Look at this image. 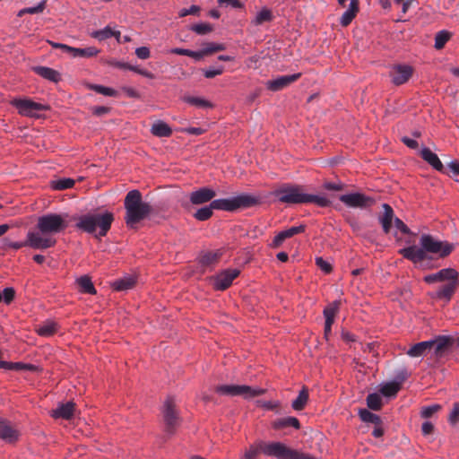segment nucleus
<instances>
[{
    "instance_id": "f257e3e1",
    "label": "nucleus",
    "mask_w": 459,
    "mask_h": 459,
    "mask_svg": "<svg viewBox=\"0 0 459 459\" xmlns=\"http://www.w3.org/2000/svg\"><path fill=\"white\" fill-rule=\"evenodd\" d=\"M272 195L288 205L315 204L319 207H328L331 204L325 196L305 193L304 186L296 184H283L273 190Z\"/></svg>"
},
{
    "instance_id": "f03ea898",
    "label": "nucleus",
    "mask_w": 459,
    "mask_h": 459,
    "mask_svg": "<svg viewBox=\"0 0 459 459\" xmlns=\"http://www.w3.org/2000/svg\"><path fill=\"white\" fill-rule=\"evenodd\" d=\"M261 453L276 459H316L307 454L291 449L281 442L265 443L263 441L251 445L242 459H257Z\"/></svg>"
},
{
    "instance_id": "7ed1b4c3",
    "label": "nucleus",
    "mask_w": 459,
    "mask_h": 459,
    "mask_svg": "<svg viewBox=\"0 0 459 459\" xmlns=\"http://www.w3.org/2000/svg\"><path fill=\"white\" fill-rule=\"evenodd\" d=\"M113 221L114 214L111 212H89L78 218L75 227L83 232L95 233V237L102 238L108 234Z\"/></svg>"
},
{
    "instance_id": "20e7f679",
    "label": "nucleus",
    "mask_w": 459,
    "mask_h": 459,
    "mask_svg": "<svg viewBox=\"0 0 459 459\" xmlns=\"http://www.w3.org/2000/svg\"><path fill=\"white\" fill-rule=\"evenodd\" d=\"M124 206L126 209L125 221L129 228H134L152 211V205L142 200V194L137 189L131 190L126 194Z\"/></svg>"
},
{
    "instance_id": "39448f33",
    "label": "nucleus",
    "mask_w": 459,
    "mask_h": 459,
    "mask_svg": "<svg viewBox=\"0 0 459 459\" xmlns=\"http://www.w3.org/2000/svg\"><path fill=\"white\" fill-rule=\"evenodd\" d=\"M67 214L52 212L39 216L36 225L38 231L35 232L39 233L40 237L51 238L56 245V239L54 238V235L64 231L67 228Z\"/></svg>"
},
{
    "instance_id": "423d86ee",
    "label": "nucleus",
    "mask_w": 459,
    "mask_h": 459,
    "mask_svg": "<svg viewBox=\"0 0 459 459\" xmlns=\"http://www.w3.org/2000/svg\"><path fill=\"white\" fill-rule=\"evenodd\" d=\"M215 392L220 395L242 396L245 399H250L264 394L265 389L247 385H220L215 387Z\"/></svg>"
},
{
    "instance_id": "0eeeda50",
    "label": "nucleus",
    "mask_w": 459,
    "mask_h": 459,
    "mask_svg": "<svg viewBox=\"0 0 459 459\" xmlns=\"http://www.w3.org/2000/svg\"><path fill=\"white\" fill-rule=\"evenodd\" d=\"M6 246L13 250H18L23 247H30L33 249H48L55 246L54 240L48 238L40 237L39 233L30 230L27 232L26 240L11 241Z\"/></svg>"
},
{
    "instance_id": "6e6552de",
    "label": "nucleus",
    "mask_w": 459,
    "mask_h": 459,
    "mask_svg": "<svg viewBox=\"0 0 459 459\" xmlns=\"http://www.w3.org/2000/svg\"><path fill=\"white\" fill-rule=\"evenodd\" d=\"M420 245L425 255L427 253L438 254L440 257H446L454 249V244L436 239L429 234H422L420 238Z\"/></svg>"
},
{
    "instance_id": "1a4fd4ad",
    "label": "nucleus",
    "mask_w": 459,
    "mask_h": 459,
    "mask_svg": "<svg viewBox=\"0 0 459 459\" xmlns=\"http://www.w3.org/2000/svg\"><path fill=\"white\" fill-rule=\"evenodd\" d=\"M11 105L14 107L18 113L24 117H39V112L48 110L49 107L39 102H35L30 99H13Z\"/></svg>"
},
{
    "instance_id": "9d476101",
    "label": "nucleus",
    "mask_w": 459,
    "mask_h": 459,
    "mask_svg": "<svg viewBox=\"0 0 459 459\" xmlns=\"http://www.w3.org/2000/svg\"><path fill=\"white\" fill-rule=\"evenodd\" d=\"M339 200L348 208L366 210L376 204V199L361 192H352L339 196Z\"/></svg>"
},
{
    "instance_id": "9b49d317",
    "label": "nucleus",
    "mask_w": 459,
    "mask_h": 459,
    "mask_svg": "<svg viewBox=\"0 0 459 459\" xmlns=\"http://www.w3.org/2000/svg\"><path fill=\"white\" fill-rule=\"evenodd\" d=\"M162 416L164 421V431L168 436H172L179 426L180 419L174 405L169 400L164 403L162 408Z\"/></svg>"
},
{
    "instance_id": "f8f14e48",
    "label": "nucleus",
    "mask_w": 459,
    "mask_h": 459,
    "mask_svg": "<svg viewBox=\"0 0 459 459\" xmlns=\"http://www.w3.org/2000/svg\"><path fill=\"white\" fill-rule=\"evenodd\" d=\"M240 273L238 268H228L218 273L213 279V287L217 290H224L228 289L234 279Z\"/></svg>"
},
{
    "instance_id": "ddd939ff",
    "label": "nucleus",
    "mask_w": 459,
    "mask_h": 459,
    "mask_svg": "<svg viewBox=\"0 0 459 459\" xmlns=\"http://www.w3.org/2000/svg\"><path fill=\"white\" fill-rule=\"evenodd\" d=\"M430 341H434L431 345L432 356L436 359H439L454 344V338L450 335H437Z\"/></svg>"
},
{
    "instance_id": "4468645a",
    "label": "nucleus",
    "mask_w": 459,
    "mask_h": 459,
    "mask_svg": "<svg viewBox=\"0 0 459 459\" xmlns=\"http://www.w3.org/2000/svg\"><path fill=\"white\" fill-rule=\"evenodd\" d=\"M300 73L281 75L273 80L267 81L265 82V87L269 91H279L288 87L292 82H296L299 78H300Z\"/></svg>"
},
{
    "instance_id": "2eb2a0df",
    "label": "nucleus",
    "mask_w": 459,
    "mask_h": 459,
    "mask_svg": "<svg viewBox=\"0 0 459 459\" xmlns=\"http://www.w3.org/2000/svg\"><path fill=\"white\" fill-rule=\"evenodd\" d=\"M412 73V67L409 65H395L390 71L391 81L394 85H402L411 78Z\"/></svg>"
},
{
    "instance_id": "dca6fc26",
    "label": "nucleus",
    "mask_w": 459,
    "mask_h": 459,
    "mask_svg": "<svg viewBox=\"0 0 459 459\" xmlns=\"http://www.w3.org/2000/svg\"><path fill=\"white\" fill-rule=\"evenodd\" d=\"M458 286L459 276H455V279L448 280L446 284L440 286L434 293L433 297L437 299L449 301Z\"/></svg>"
},
{
    "instance_id": "f3484780",
    "label": "nucleus",
    "mask_w": 459,
    "mask_h": 459,
    "mask_svg": "<svg viewBox=\"0 0 459 459\" xmlns=\"http://www.w3.org/2000/svg\"><path fill=\"white\" fill-rule=\"evenodd\" d=\"M216 193L213 189L209 187H200L195 190L189 195V201L194 205L203 204L208 202H212Z\"/></svg>"
},
{
    "instance_id": "a211bd4d",
    "label": "nucleus",
    "mask_w": 459,
    "mask_h": 459,
    "mask_svg": "<svg viewBox=\"0 0 459 459\" xmlns=\"http://www.w3.org/2000/svg\"><path fill=\"white\" fill-rule=\"evenodd\" d=\"M455 276H459L458 272L454 268L448 267L424 276L423 281L428 284H431L437 281H447L448 280L455 279Z\"/></svg>"
},
{
    "instance_id": "6ab92c4d",
    "label": "nucleus",
    "mask_w": 459,
    "mask_h": 459,
    "mask_svg": "<svg viewBox=\"0 0 459 459\" xmlns=\"http://www.w3.org/2000/svg\"><path fill=\"white\" fill-rule=\"evenodd\" d=\"M19 431L15 429L8 421L4 418H0V439L6 443H14L19 438Z\"/></svg>"
},
{
    "instance_id": "aec40b11",
    "label": "nucleus",
    "mask_w": 459,
    "mask_h": 459,
    "mask_svg": "<svg viewBox=\"0 0 459 459\" xmlns=\"http://www.w3.org/2000/svg\"><path fill=\"white\" fill-rule=\"evenodd\" d=\"M420 155L421 159L426 161L429 165H430L434 169H436L438 172L444 173L445 172V167L441 160H439L438 156L434 153L428 147H422Z\"/></svg>"
},
{
    "instance_id": "412c9836",
    "label": "nucleus",
    "mask_w": 459,
    "mask_h": 459,
    "mask_svg": "<svg viewBox=\"0 0 459 459\" xmlns=\"http://www.w3.org/2000/svg\"><path fill=\"white\" fill-rule=\"evenodd\" d=\"M400 254L406 259L412 263H420L426 259L427 255L424 253L422 247H420L412 245L400 250Z\"/></svg>"
},
{
    "instance_id": "4be33fe9",
    "label": "nucleus",
    "mask_w": 459,
    "mask_h": 459,
    "mask_svg": "<svg viewBox=\"0 0 459 459\" xmlns=\"http://www.w3.org/2000/svg\"><path fill=\"white\" fill-rule=\"evenodd\" d=\"M382 208L383 214L378 217V221L384 233L388 234L392 228V223L396 217H394V210L388 204H383Z\"/></svg>"
},
{
    "instance_id": "5701e85b",
    "label": "nucleus",
    "mask_w": 459,
    "mask_h": 459,
    "mask_svg": "<svg viewBox=\"0 0 459 459\" xmlns=\"http://www.w3.org/2000/svg\"><path fill=\"white\" fill-rule=\"evenodd\" d=\"M31 70L40 77L52 82H58L61 80V74L55 69L48 67V66H42V65H37L32 66Z\"/></svg>"
},
{
    "instance_id": "b1692460",
    "label": "nucleus",
    "mask_w": 459,
    "mask_h": 459,
    "mask_svg": "<svg viewBox=\"0 0 459 459\" xmlns=\"http://www.w3.org/2000/svg\"><path fill=\"white\" fill-rule=\"evenodd\" d=\"M434 341H423L412 345L407 351L406 354L411 358H418L425 355L427 352L431 351V345Z\"/></svg>"
},
{
    "instance_id": "393cba45",
    "label": "nucleus",
    "mask_w": 459,
    "mask_h": 459,
    "mask_svg": "<svg viewBox=\"0 0 459 459\" xmlns=\"http://www.w3.org/2000/svg\"><path fill=\"white\" fill-rule=\"evenodd\" d=\"M74 411V403L73 402H67L65 403L59 404L56 409L53 410L51 416L55 419L69 420L73 417Z\"/></svg>"
},
{
    "instance_id": "a878e982",
    "label": "nucleus",
    "mask_w": 459,
    "mask_h": 459,
    "mask_svg": "<svg viewBox=\"0 0 459 459\" xmlns=\"http://www.w3.org/2000/svg\"><path fill=\"white\" fill-rule=\"evenodd\" d=\"M399 381L387 382L381 385L380 394L385 397H394L401 388V384L404 380L405 376H398Z\"/></svg>"
},
{
    "instance_id": "bb28decb",
    "label": "nucleus",
    "mask_w": 459,
    "mask_h": 459,
    "mask_svg": "<svg viewBox=\"0 0 459 459\" xmlns=\"http://www.w3.org/2000/svg\"><path fill=\"white\" fill-rule=\"evenodd\" d=\"M234 197L237 210L240 208H250L260 203L259 197L249 194H240Z\"/></svg>"
},
{
    "instance_id": "cd10ccee",
    "label": "nucleus",
    "mask_w": 459,
    "mask_h": 459,
    "mask_svg": "<svg viewBox=\"0 0 459 459\" xmlns=\"http://www.w3.org/2000/svg\"><path fill=\"white\" fill-rule=\"evenodd\" d=\"M272 427L273 429H282L286 428H293L295 429H300L299 420L293 416H288L284 418H280L272 422Z\"/></svg>"
},
{
    "instance_id": "c85d7f7f",
    "label": "nucleus",
    "mask_w": 459,
    "mask_h": 459,
    "mask_svg": "<svg viewBox=\"0 0 459 459\" xmlns=\"http://www.w3.org/2000/svg\"><path fill=\"white\" fill-rule=\"evenodd\" d=\"M68 53L73 57L89 58L97 56L100 53V49L96 48L95 47H87L84 48L70 47L68 48Z\"/></svg>"
},
{
    "instance_id": "c756f323",
    "label": "nucleus",
    "mask_w": 459,
    "mask_h": 459,
    "mask_svg": "<svg viewBox=\"0 0 459 459\" xmlns=\"http://www.w3.org/2000/svg\"><path fill=\"white\" fill-rule=\"evenodd\" d=\"M58 329V325L52 320H46L36 327V333L41 337L52 336Z\"/></svg>"
},
{
    "instance_id": "7c9ffc66",
    "label": "nucleus",
    "mask_w": 459,
    "mask_h": 459,
    "mask_svg": "<svg viewBox=\"0 0 459 459\" xmlns=\"http://www.w3.org/2000/svg\"><path fill=\"white\" fill-rule=\"evenodd\" d=\"M212 207H214V210H221V211H227V212H233L236 211V204H235V197L230 198H221V199H215L212 201Z\"/></svg>"
},
{
    "instance_id": "2f4dec72",
    "label": "nucleus",
    "mask_w": 459,
    "mask_h": 459,
    "mask_svg": "<svg viewBox=\"0 0 459 459\" xmlns=\"http://www.w3.org/2000/svg\"><path fill=\"white\" fill-rule=\"evenodd\" d=\"M76 284L78 285L80 291L86 294L94 295L97 290L91 281V279L88 275H82L76 279Z\"/></svg>"
},
{
    "instance_id": "473e14b6",
    "label": "nucleus",
    "mask_w": 459,
    "mask_h": 459,
    "mask_svg": "<svg viewBox=\"0 0 459 459\" xmlns=\"http://www.w3.org/2000/svg\"><path fill=\"white\" fill-rule=\"evenodd\" d=\"M151 133L157 137H169L172 130L168 124L159 120L152 126Z\"/></svg>"
},
{
    "instance_id": "72a5a7b5",
    "label": "nucleus",
    "mask_w": 459,
    "mask_h": 459,
    "mask_svg": "<svg viewBox=\"0 0 459 459\" xmlns=\"http://www.w3.org/2000/svg\"><path fill=\"white\" fill-rule=\"evenodd\" d=\"M273 15L270 9L264 7L261 9L251 21V23L255 26L262 25L264 22H269L273 20Z\"/></svg>"
},
{
    "instance_id": "f704fd0d",
    "label": "nucleus",
    "mask_w": 459,
    "mask_h": 459,
    "mask_svg": "<svg viewBox=\"0 0 459 459\" xmlns=\"http://www.w3.org/2000/svg\"><path fill=\"white\" fill-rule=\"evenodd\" d=\"M91 36L100 41H102L114 36L118 37L120 36V32L113 30L109 26H106L101 30L92 31Z\"/></svg>"
},
{
    "instance_id": "c9c22d12",
    "label": "nucleus",
    "mask_w": 459,
    "mask_h": 459,
    "mask_svg": "<svg viewBox=\"0 0 459 459\" xmlns=\"http://www.w3.org/2000/svg\"><path fill=\"white\" fill-rule=\"evenodd\" d=\"M308 401V391L306 387H303L297 396L291 403V407L294 411H301L305 408Z\"/></svg>"
},
{
    "instance_id": "e433bc0d",
    "label": "nucleus",
    "mask_w": 459,
    "mask_h": 459,
    "mask_svg": "<svg viewBox=\"0 0 459 459\" xmlns=\"http://www.w3.org/2000/svg\"><path fill=\"white\" fill-rule=\"evenodd\" d=\"M340 307V301L334 300L332 303L328 304L323 311L325 322L328 324H333L335 315L337 314Z\"/></svg>"
},
{
    "instance_id": "4c0bfd02",
    "label": "nucleus",
    "mask_w": 459,
    "mask_h": 459,
    "mask_svg": "<svg viewBox=\"0 0 459 459\" xmlns=\"http://www.w3.org/2000/svg\"><path fill=\"white\" fill-rule=\"evenodd\" d=\"M359 416L360 420L364 422L373 423L375 425H381L382 420L381 418L368 409H359Z\"/></svg>"
},
{
    "instance_id": "58836bf2",
    "label": "nucleus",
    "mask_w": 459,
    "mask_h": 459,
    "mask_svg": "<svg viewBox=\"0 0 459 459\" xmlns=\"http://www.w3.org/2000/svg\"><path fill=\"white\" fill-rule=\"evenodd\" d=\"M213 210L214 207H212V203L211 202L209 205L201 207L196 210V212L194 213V218L200 221H207L212 217Z\"/></svg>"
},
{
    "instance_id": "ea45409f",
    "label": "nucleus",
    "mask_w": 459,
    "mask_h": 459,
    "mask_svg": "<svg viewBox=\"0 0 459 459\" xmlns=\"http://www.w3.org/2000/svg\"><path fill=\"white\" fill-rule=\"evenodd\" d=\"M221 253L218 251H208L200 256V264L204 266L211 265L218 261Z\"/></svg>"
},
{
    "instance_id": "a19ab883",
    "label": "nucleus",
    "mask_w": 459,
    "mask_h": 459,
    "mask_svg": "<svg viewBox=\"0 0 459 459\" xmlns=\"http://www.w3.org/2000/svg\"><path fill=\"white\" fill-rule=\"evenodd\" d=\"M134 283V279L131 276H127L115 281L112 286L116 290H126L131 289Z\"/></svg>"
},
{
    "instance_id": "79ce46f5",
    "label": "nucleus",
    "mask_w": 459,
    "mask_h": 459,
    "mask_svg": "<svg viewBox=\"0 0 459 459\" xmlns=\"http://www.w3.org/2000/svg\"><path fill=\"white\" fill-rule=\"evenodd\" d=\"M184 101L189 105L203 108H209L212 107V104L209 100L200 97L186 96L184 98Z\"/></svg>"
},
{
    "instance_id": "37998d69",
    "label": "nucleus",
    "mask_w": 459,
    "mask_h": 459,
    "mask_svg": "<svg viewBox=\"0 0 459 459\" xmlns=\"http://www.w3.org/2000/svg\"><path fill=\"white\" fill-rule=\"evenodd\" d=\"M74 180L69 178H57L51 182L52 188L56 190H65L73 187Z\"/></svg>"
},
{
    "instance_id": "c03bdc74",
    "label": "nucleus",
    "mask_w": 459,
    "mask_h": 459,
    "mask_svg": "<svg viewBox=\"0 0 459 459\" xmlns=\"http://www.w3.org/2000/svg\"><path fill=\"white\" fill-rule=\"evenodd\" d=\"M367 405L373 411H378L382 407V399L379 394L371 393L367 396Z\"/></svg>"
},
{
    "instance_id": "a18cd8bd",
    "label": "nucleus",
    "mask_w": 459,
    "mask_h": 459,
    "mask_svg": "<svg viewBox=\"0 0 459 459\" xmlns=\"http://www.w3.org/2000/svg\"><path fill=\"white\" fill-rule=\"evenodd\" d=\"M89 88L91 90L94 91L95 92L104 95V96H108V97L117 96V91L110 87H106V86H103L100 84H91L89 86Z\"/></svg>"
},
{
    "instance_id": "49530a36",
    "label": "nucleus",
    "mask_w": 459,
    "mask_h": 459,
    "mask_svg": "<svg viewBox=\"0 0 459 459\" xmlns=\"http://www.w3.org/2000/svg\"><path fill=\"white\" fill-rule=\"evenodd\" d=\"M11 370H26L30 372H37L39 370V367L34 364L30 363H24V362H12Z\"/></svg>"
},
{
    "instance_id": "de8ad7c7",
    "label": "nucleus",
    "mask_w": 459,
    "mask_h": 459,
    "mask_svg": "<svg viewBox=\"0 0 459 459\" xmlns=\"http://www.w3.org/2000/svg\"><path fill=\"white\" fill-rule=\"evenodd\" d=\"M450 38V33L446 30H440L435 37V48L441 49Z\"/></svg>"
},
{
    "instance_id": "09e8293b",
    "label": "nucleus",
    "mask_w": 459,
    "mask_h": 459,
    "mask_svg": "<svg viewBox=\"0 0 459 459\" xmlns=\"http://www.w3.org/2000/svg\"><path fill=\"white\" fill-rule=\"evenodd\" d=\"M190 30L195 32L198 35H205L212 30V26L209 23L200 22L193 24L190 27Z\"/></svg>"
},
{
    "instance_id": "8fccbe9b",
    "label": "nucleus",
    "mask_w": 459,
    "mask_h": 459,
    "mask_svg": "<svg viewBox=\"0 0 459 459\" xmlns=\"http://www.w3.org/2000/svg\"><path fill=\"white\" fill-rule=\"evenodd\" d=\"M224 71L223 65H220L216 67L210 66L208 68L204 69V75L207 79H212L216 77L217 75H221Z\"/></svg>"
},
{
    "instance_id": "3c124183",
    "label": "nucleus",
    "mask_w": 459,
    "mask_h": 459,
    "mask_svg": "<svg viewBox=\"0 0 459 459\" xmlns=\"http://www.w3.org/2000/svg\"><path fill=\"white\" fill-rule=\"evenodd\" d=\"M204 48L207 55L226 49V46L224 44L216 42H207L204 44Z\"/></svg>"
},
{
    "instance_id": "603ef678",
    "label": "nucleus",
    "mask_w": 459,
    "mask_h": 459,
    "mask_svg": "<svg viewBox=\"0 0 459 459\" xmlns=\"http://www.w3.org/2000/svg\"><path fill=\"white\" fill-rule=\"evenodd\" d=\"M306 230V225L300 224L299 226H293L287 230H281L287 238H290L297 234L304 232Z\"/></svg>"
},
{
    "instance_id": "864d4df0",
    "label": "nucleus",
    "mask_w": 459,
    "mask_h": 459,
    "mask_svg": "<svg viewBox=\"0 0 459 459\" xmlns=\"http://www.w3.org/2000/svg\"><path fill=\"white\" fill-rule=\"evenodd\" d=\"M441 406L439 404H431L421 408L420 416L422 418H430L435 412H437Z\"/></svg>"
},
{
    "instance_id": "5fc2aeb1",
    "label": "nucleus",
    "mask_w": 459,
    "mask_h": 459,
    "mask_svg": "<svg viewBox=\"0 0 459 459\" xmlns=\"http://www.w3.org/2000/svg\"><path fill=\"white\" fill-rule=\"evenodd\" d=\"M2 292V300H4V302L5 304H10L13 299H14V296H15V290L12 287H6L3 290Z\"/></svg>"
},
{
    "instance_id": "6e6d98bb",
    "label": "nucleus",
    "mask_w": 459,
    "mask_h": 459,
    "mask_svg": "<svg viewBox=\"0 0 459 459\" xmlns=\"http://www.w3.org/2000/svg\"><path fill=\"white\" fill-rule=\"evenodd\" d=\"M459 420V403H455L450 411L448 421L450 424L455 425Z\"/></svg>"
},
{
    "instance_id": "4d7b16f0",
    "label": "nucleus",
    "mask_w": 459,
    "mask_h": 459,
    "mask_svg": "<svg viewBox=\"0 0 459 459\" xmlns=\"http://www.w3.org/2000/svg\"><path fill=\"white\" fill-rule=\"evenodd\" d=\"M218 4L221 6H231L235 9H243L245 4L239 0H218Z\"/></svg>"
},
{
    "instance_id": "13d9d810",
    "label": "nucleus",
    "mask_w": 459,
    "mask_h": 459,
    "mask_svg": "<svg viewBox=\"0 0 459 459\" xmlns=\"http://www.w3.org/2000/svg\"><path fill=\"white\" fill-rule=\"evenodd\" d=\"M316 264L325 273H329L332 271V265L330 264V263H328L323 257H316Z\"/></svg>"
},
{
    "instance_id": "bf43d9fd",
    "label": "nucleus",
    "mask_w": 459,
    "mask_h": 459,
    "mask_svg": "<svg viewBox=\"0 0 459 459\" xmlns=\"http://www.w3.org/2000/svg\"><path fill=\"white\" fill-rule=\"evenodd\" d=\"M395 228L404 235H411L412 232L409 227L399 218H395L394 221Z\"/></svg>"
},
{
    "instance_id": "052dcab7",
    "label": "nucleus",
    "mask_w": 459,
    "mask_h": 459,
    "mask_svg": "<svg viewBox=\"0 0 459 459\" xmlns=\"http://www.w3.org/2000/svg\"><path fill=\"white\" fill-rule=\"evenodd\" d=\"M200 11V7L198 5H191L189 8H183L179 11V17H186L187 15H196Z\"/></svg>"
},
{
    "instance_id": "680f3d73",
    "label": "nucleus",
    "mask_w": 459,
    "mask_h": 459,
    "mask_svg": "<svg viewBox=\"0 0 459 459\" xmlns=\"http://www.w3.org/2000/svg\"><path fill=\"white\" fill-rule=\"evenodd\" d=\"M356 14L353 13L352 12L349 11V10H346L342 17L340 18V23L342 26H348L351 22L352 20L355 18Z\"/></svg>"
},
{
    "instance_id": "e2e57ef3",
    "label": "nucleus",
    "mask_w": 459,
    "mask_h": 459,
    "mask_svg": "<svg viewBox=\"0 0 459 459\" xmlns=\"http://www.w3.org/2000/svg\"><path fill=\"white\" fill-rule=\"evenodd\" d=\"M45 7H46V1L45 0H41L35 6L26 7V9H27L26 12L29 14L40 13H42L44 11Z\"/></svg>"
},
{
    "instance_id": "0e129e2a",
    "label": "nucleus",
    "mask_w": 459,
    "mask_h": 459,
    "mask_svg": "<svg viewBox=\"0 0 459 459\" xmlns=\"http://www.w3.org/2000/svg\"><path fill=\"white\" fill-rule=\"evenodd\" d=\"M126 69L133 71L138 74H141L146 78H150V79L153 78V74L150 71H148L146 69L139 68L137 65H127Z\"/></svg>"
},
{
    "instance_id": "69168bd1",
    "label": "nucleus",
    "mask_w": 459,
    "mask_h": 459,
    "mask_svg": "<svg viewBox=\"0 0 459 459\" xmlns=\"http://www.w3.org/2000/svg\"><path fill=\"white\" fill-rule=\"evenodd\" d=\"M324 188L329 191H340L343 188V184L341 182L327 181L323 185Z\"/></svg>"
},
{
    "instance_id": "338daca9",
    "label": "nucleus",
    "mask_w": 459,
    "mask_h": 459,
    "mask_svg": "<svg viewBox=\"0 0 459 459\" xmlns=\"http://www.w3.org/2000/svg\"><path fill=\"white\" fill-rule=\"evenodd\" d=\"M135 55L140 59H147L150 57L151 52L147 47H139L135 49Z\"/></svg>"
},
{
    "instance_id": "774afa93",
    "label": "nucleus",
    "mask_w": 459,
    "mask_h": 459,
    "mask_svg": "<svg viewBox=\"0 0 459 459\" xmlns=\"http://www.w3.org/2000/svg\"><path fill=\"white\" fill-rule=\"evenodd\" d=\"M260 405L267 411H273L280 407L281 403L279 401H264L260 403Z\"/></svg>"
}]
</instances>
